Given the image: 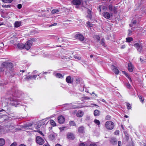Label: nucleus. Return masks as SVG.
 I'll return each instance as SVG.
<instances>
[{"label":"nucleus","mask_w":146,"mask_h":146,"mask_svg":"<svg viewBox=\"0 0 146 146\" xmlns=\"http://www.w3.org/2000/svg\"><path fill=\"white\" fill-rule=\"evenodd\" d=\"M105 126L107 129L111 130L114 128V124L111 121H108L106 122Z\"/></svg>","instance_id":"1"},{"label":"nucleus","mask_w":146,"mask_h":146,"mask_svg":"<svg viewBox=\"0 0 146 146\" xmlns=\"http://www.w3.org/2000/svg\"><path fill=\"white\" fill-rule=\"evenodd\" d=\"M136 48L137 51L139 53H141L143 49V46L141 44L138 43H136L133 45Z\"/></svg>","instance_id":"2"},{"label":"nucleus","mask_w":146,"mask_h":146,"mask_svg":"<svg viewBox=\"0 0 146 146\" xmlns=\"http://www.w3.org/2000/svg\"><path fill=\"white\" fill-rule=\"evenodd\" d=\"M36 142L37 143L41 145L44 143V141L40 137L37 136L36 137Z\"/></svg>","instance_id":"3"},{"label":"nucleus","mask_w":146,"mask_h":146,"mask_svg":"<svg viewBox=\"0 0 146 146\" xmlns=\"http://www.w3.org/2000/svg\"><path fill=\"white\" fill-rule=\"evenodd\" d=\"M32 44L33 43L31 40H28L24 45V48L27 50L29 49L32 45Z\"/></svg>","instance_id":"4"},{"label":"nucleus","mask_w":146,"mask_h":146,"mask_svg":"<svg viewBox=\"0 0 146 146\" xmlns=\"http://www.w3.org/2000/svg\"><path fill=\"white\" fill-rule=\"evenodd\" d=\"M103 16L106 18L109 19L111 17H112L113 15V13H109L107 12H104L103 13Z\"/></svg>","instance_id":"5"},{"label":"nucleus","mask_w":146,"mask_h":146,"mask_svg":"<svg viewBox=\"0 0 146 146\" xmlns=\"http://www.w3.org/2000/svg\"><path fill=\"white\" fill-rule=\"evenodd\" d=\"M74 37L76 39H79L81 41H83L84 39V36L81 34H77L75 35Z\"/></svg>","instance_id":"6"},{"label":"nucleus","mask_w":146,"mask_h":146,"mask_svg":"<svg viewBox=\"0 0 146 146\" xmlns=\"http://www.w3.org/2000/svg\"><path fill=\"white\" fill-rule=\"evenodd\" d=\"M58 120L59 123L62 124L64 122L65 119L62 115H60L58 117Z\"/></svg>","instance_id":"7"},{"label":"nucleus","mask_w":146,"mask_h":146,"mask_svg":"<svg viewBox=\"0 0 146 146\" xmlns=\"http://www.w3.org/2000/svg\"><path fill=\"white\" fill-rule=\"evenodd\" d=\"M111 68L113 72L116 75H117L119 73V71L117 68L113 65L111 66Z\"/></svg>","instance_id":"8"},{"label":"nucleus","mask_w":146,"mask_h":146,"mask_svg":"<svg viewBox=\"0 0 146 146\" xmlns=\"http://www.w3.org/2000/svg\"><path fill=\"white\" fill-rule=\"evenodd\" d=\"M134 67L132 64L130 62L129 63L128 66V69L129 71L132 72L133 70Z\"/></svg>","instance_id":"9"},{"label":"nucleus","mask_w":146,"mask_h":146,"mask_svg":"<svg viewBox=\"0 0 146 146\" xmlns=\"http://www.w3.org/2000/svg\"><path fill=\"white\" fill-rule=\"evenodd\" d=\"M57 136L56 134L54 133H52L50 134L48 136V137L51 140H53L55 139V137Z\"/></svg>","instance_id":"10"},{"label":"nucleus","mask_w":146,"mask_h":146,"mask_svg":"<svg viewBox=\"0 0 146 146\" xmlns=\"http://www.w3.org/2000/svg\"><path fill=\"white\" fill-rule=\"evenodd\" d=\"M67 137L68 139H69L72 140L74 139L75 138L73 134L71 133H68Z\"/></svg>","instance_id":"11"},{"label":"nucleus","mask_w":146,"mask_h":146,"mask_svg":"<svg viewBox=\"0 0 146 146\" xmlns=\"http://www.w3.org/2000/svg\"><path fill=\"white\" fill-rule=\"evenodd\" d=\"M15 97H13L12 95H7L5 99L6 100H16V99H15Z\"/></svg>","instance_id":"12"},{"label":"nucleus","mask_w":146,"mask_h":146,"mask_svg":"<svg viewBox=\"0 0 146 146\" xmlns=\"http://www.w3.org/2000/svg\"><path fill=\"white\" fill-rule=\"evenodd\" d=\"M110 142L113 145H116L117 141L115 138L112 137L110 140Z\"/></svg>","instance_id":"13"},{"label":"nucleus","mask_w":146,"mask_h":146,"mask_svg":"<svg viewBox=\"0 0 146 146\" xmlns=\"http://www.w3.org/2000/svg\"><path fill=\"white\" fill-rule=\"evenodd\" d=\"M11 105L13 106L16 107L19 104L20 101H11Z\"/></svg>","instance_id":"14"},{"label":"nucleus","mask_w":146,"mask_h":146,"mask_svg":"<svg viewBox=\"0 0 146 146\" xmlns=\"http://www.w3.org/2000/svg\"><path fill=\"white\" fill-rule=\"evenodd\" d=\"M83 114L84 113L83 111L81 110L78 111L76 114V116L80 117H82L83 115Z\"/></svg>","instance_id":"15"},{"label":"nucleus","mask_w":146,"mask_h":146,"mask_svg":"<svg viewBox=\"0 0 146 146\" xmlns=\"http://www.w3.org/2000/svg\"><path fill=\"white\" fill-rule=\"evenodd\" d=\"M72 3L74 5H79L81 4V1L80 0H74L72 1Z\"/></svg>","instance_id":"16"},{"label":"nucleus","mask_w":146,"mask_h":146,"mask_svg":"<svg viewBox=\"0 0 146 146\" xmlns=\"http://www.w3.org/2000/svg\"><path fill=\"white\" fill-rule=\"evenodd\" d=\"M21 22L20 21H16L14 23V27L15 28H18L21 25Z\"/></svg>","instance_id":"17"},{"label":"nucleus","mask_w":146,"mask_h":146,"mask_svg":"<svg viewBox=\"0 0 146 146\" xmlns=\"http://www.w3.org/2000/svg\"><path fill=\"white\" fill-rule=\"evenodd\" d=\"M78 131L79 133H84V127L82 126L79 127L78 129Z\"/></svg>","instance_id":"18"},{"label":"nucleus","mask_w":146,"mask_h":146,"mask_svg":"<svg viewBox=\"0 0 146 146\" xmlns=\"http://www.w3.org/2000/svg\"><path fill=\"white\" fill-rule=\"evenodd\" d=\"M66 80V82L68 83H71L72 82V80L70 76H67Z\"/></svg>","instance_id":"19"},{"label":"nucleus","mask_w":146,"mask_h":146,"mask_svg":"<svg viewBox=\"0 0 146 146\" xmlns=\"http://www.w3.org/2000/svg\"><path fill=\"white\" fill-rule=\"evenodd\" d=\"M88 15H87V17L91 19L92 18V14H91V11L89 9H88L87 11Z\"/></svg>","instance_id":"20"},{"label":"nucleus","mask_w":146,"mask_h":146,"mask_svg":"<svg viewBox=\"0 0 146 146\" xmlns=\"http://www.w3.org/2000/svg\"><path fill=\"white\" fill-rule=\"evenodd\" d=\"M5 143V141L3 138H0V146H3Z\"/></svg>","instance_id":"21"},{"label":"nucleus","mask_w":146,"mask_h":146,"mask_svg":"<svg viewBox=\"0 0 146 146\" xmlns=\"http://www.w3.org/2000/svg\"><path fill=\"white\" fill-rule=\"evenodd\" d=\"M94 114L95 116H98L100 115V111L97 110H95L94 111Z\"/></svg>","instance_id":"22"},{"label":"nucleus","mask_w":146,"mask_h":146,"mask_svg":"<svg viewBox=\"0 0 146 146\" xmlns=\"http://www.w3.org/2000/svg\"><path fill=\"white\" fill-rule=\"evenodd\" d=\"M55 76L56 78H63L62 75L60 73H57L56 74H55Z\"/></svg>","instance_id":"23"},{"label":"nucleus","mask_w":146,"mask_h":146,"mask_svg":"<svg viewBox=\"0 0 146 146\" xmlns=\"http://www.w3.org/2000/svg\"><path fill=\"white\" fill-rule=\"evenodd\" d=\"M17 45V47L18 48H19L20 49H22L24 48V45L22 44H19Z\"/></svg>","instance_id":"24"},{"label":"nucleus","mask_w":146,"mask_h":146,"mask_svg":"<svg viewBox=\"0 0 146 146\" xmlns=\"http://www.w3.org/2000/svg\"><path fill=\"white\" fill-rule=\"evenodd\" d=\"M133 40V39L132 37H127L126 38V42H130Z\"/></svg>","instance_id":"25"},{"label":"nucleus","mask_w":146,"mask_h":146,"mask_svg":"<svg viewBox=\"0 0 146 146\" xmlns=\"http://www.w3.org/2000/svg\"><path fill=\"white\" fill-rule=\"evenodd\" d=\"M105 40L104 39V38H103L100 41V43L101 44H102L104 46L106 47V45L105 42Z\"/></svg>","instance_id":"26"},{"label":"nucleus","mask_w":146,"mask_h":146,"mask_svg":"<svg viewBox=\"0 0 146 146\" xmlns=\"http://www.w3.org/2000/svg\"><path fill=\"white\" fill-rule=\"evenodd\" d=\"M50 123L51 125L53 126H55L56 125L55 122L53 120H50Z\"/></svg>","instance_id":"27"},{"label":"nucleus","mask_w":146,"mask_h":146,"mask_svg":"<svg viewBox=\"0 0 146 146\" xmlns=\"http://www.w3.org/2000/svg\"><path fill=\"white\" fill-rule=\"evenodd\" d=\"M69 124L72 126H76L75 123L73 121H70L69 122Z\"/></svg>","instance_id":"28"},{"label":"nucleus","mask_w":146,"mask_h":146,"mask_svg":"<svg viewBox=\"0 0 146 146\" xmlns=\"http://www.w3.org/2000/svg\"><path fill=\"white\" fill-rule=\"evenodd\" d=\"M59 10L58 9H54L51 11V13L52 14H54L59 12Z\"/></svg>","instance_id":"29"},{"label":"nucleus","mask_w":146,"mask_h":146,"mask_svg":"<svg viewBox=\"0 0 146 146\" xmlns=\"http://www.w3.org/2000/svg\"><path fill=\"white\" fill-rule=\"evenodd\" d=\"M113 7L111 4L109 5L108 6V8L110 11H113Z\"/></svg>","instance_id":"30"},{"label":"nucleus","mask_w":146,"mask_h":146,"mask_svg":"<svg viewBox=\"0 0 146 146\" xmlns=\"http://www.w3.org/2000/svg\"><path fill=\"white\" fill-rule=\"evenodd\" d=\"M126 104L127 106V109H128V110H129L131 109L132 105L131 104L129 103H127Z\"/></svg>","instance_id":"31"},{"label":"nucleus","mask_w":146,"mask_h":146,"mask_svg":"<svg viewBox=\"0 0 146 146\" xmlns=\"http://www.w3.org/2000/svg\"><path fill=\"white\" fill-rule=\"evenodd\" d=\"M94 122L96 124L98 125H99L100 124V122L98 120L95 119L94 120Z\"/></svg>","instance_id":"32"},{"label":"nucleus","mask_w":146,"mask_h":146,"mask_svg":"<svg viewBox=\"0 0 146 146\" xmlns=\"http://www.w3.org/2000/svg\"><path fill=\"white\" fill-rule=\"evenodd\" d=\"M125 137L126 139L128 140H129V136L128 133L127 132L125 133Z\"/></svg>","instance_id":"33"},{"label":"nucleus","mask_w":146,"mask_h":146,"mask_svg":"<svg viewBox=\"0 0 146 146\" xmlns=\"http://www.w3.org/2000/svg\"><path fill=\"white\" fill-rule=\"evenodd\" d=\"M74 57L76 59H78V60H80L81 58L80 57L78 56V55H75L74 56Z\"/></svg>","instance_id":"34"},{"label":"nucleus","mask_w":146,"mask_h":146,"mask_svg":"<svg viewBox=\"0 0 146 146\" xmlns=\"http://www.w3.org/2000/svg\"><path fill=\"white\" fill-rule=\"evenodd\" d=\"M76 82L77 84H79L80 83V79L79 78H76Z\"/></svg>","instance_id":"35"},{"label":"nucleus","mask_w":146,"mask_h":146,"mask_svg":"<svg viewBox=\"0 0 146 146\" xmlns=\"http://www.w3.org/2000/svg\"><path fill=\"white\" fill-rule=\"evenodd\" d=\"M2 6L3 7L8 8L11 7V5H3Z\"/></svg>","instance_id":"36"},{"label":"nucleus","mask_w":146,"mask_h":146,"mask_svg":"<svg viewBox=\"0 0 146 146\" xmlns=\"http://www.w3.org/2000/svg\"><path fill=\"white\" fill-rule=\"evenodd\" d=\"M117 7L114 6L113 7V13H116V12H117Z\"/></svg>","instance_id":"37"},{"label":"nucleus","mask_w":146,"mask_h":146,"mask_svg":"<svg viewBox=\"0 0 146 146\" xmlns=\"http://www.w3.org/2000/svg\"><path fill=\"white\" fill-rule=\"evenodd\" d=\"M32 79V76H27L26 78H25V79L26 80H29L31 79Z\"/></svg>","instance_id":"38"},{"label":"nucleus","mask_w":146,"mask_h":146,"mask_svg":"<svg viewBox=\"0 0 146 146\" xmlns=\"http://www.w3.org/2000/svg\"><path fill=\"white\" fill-rule=\"evenodd\" d=\"M125 84L127 87L128 88L130 89L131 88V86L130 84H129V83H126Z\"/></svg>","instance_id":"39"},{"label":"nucleus","mask_w":146,"mask_h":146,"mask_svg":"<svg viewBox=\"0 0 146 146\" xmlns=\"http://www.w3.org/2000/svg\"><path fill=\"white\" fill-rule=\"evenodd\" d=\"M111 117L109 115H107L105 118V119L106 120H109L111 119Z\"/></svg>","instance_id":"40"},{"label":"nucleus","mask_w":146,"mask_h":146,"mask_svg":"<svg viewBox=\"0 0 146 146\" xmlns=\"http://www.w3.org/2000/svg\"><path fill=\"white\" fill-rule=\"evenodd\" d=\"M83 103H81L80 104V105L78 106L77 107H76V108H81L83 107L84 106V105H83Z\"/></svg>","instance_id":"41"},{"label":"nucleus","mask_w":146,"mask_h":146,"mask_svg":"<svg viewBox=\"0 0 146 146\" xmlns=\"http://www.w3.org/2000/svg\"><path fill=\"white\" fill-rule=\"evenodd\" d=\"M66 128V127H60L59 128V129L60 131L61 132L64 130V129Z\"/></svg>","instance_id":"42"},{"label":"nucleus","mask_w":146,"mask_h":146,"mask_svg":"<svg viewBox=\"0 0 146 146\" xmlns=\"http://www.w3.org/2000/svg\"><path fill=\"white\" fill-rule=\"evenodd\" d=\"M95 38L98 41H99L100 40V38L99 36L98 35H96L95 36Z\"/></svg>","instance_id":"43"},{"label":"nucleus","mask_w":146,"mask_h":146,"mask_svg":"<svg viewBox=\"0 0 146 146\" xmlns=\"http://www.w3.org/2000/svg\"><path fill=\"white\" fill-rule=\"evenodd\" d=\"M122 72L127 77L129 75L126 72L124 71H122Z\"/></svg>","instance_id":"44"},{"label":"nucleus","mask_w":146,"mask_h":146,"mask_svg":"<svg viewBox=\"0 0 146 146\" xmlns=\"http://www.w3.org/2000/svg\"><path fill=\"white\" fill-rule=\"evenodd\" d=\"M132 31H131L130 30H128V34L129 36H130L132 34Z\"/></svg>","instance_id":"45"},{"label":"nucleus","mask_w":146,"mask_h":146,"mask_svg":"<svg viewBox=\"0 0 146 146\" xmlns=\"http://www.w3.org/2000/svg\"><path fill=\"white\" fill-rule=\"evenodd\" d=\"M139 99L141 100H144V99L142 97V96L140 95H139Z\"/></svg>","instance_id":"46"},{"label":"nucleus","mask_w":146,"mask_h":146,"mask_svg":"<svg viewBox=\"0 0 146 146\" xmlns=\"http://www.w3.org/2000/svg\"><path fill=\"white\" fill-rule=\"evenodd\" d=\"M17 145V143L15 142H14L10 146H16Z\"/></svg>","instance_id":"47"},{"label":"nucleus","mask_w":146,"mask_h":146,"mask_svg":"<svg viewBox=\"0 0 146 146\" xmlns=\"http://www.w3.org/2000/svg\"><path fill=\"white\" fill-rule=\"evenodd\" d=\"M4 129L3 127L0 126V132H2L4 130Z\"/></svg>","instance_id":"48"},{"label":"nucleus","mask_w":146,"mask_h":146,"mask_svg":"<svg viewBox=\"0 0 146 146\" xmlns=\"http://www.w3.org/2000/svg\"><path fill=\"white\" fill-rule=\"evenodd\" d=\"M63 57L64 58H62L63 59H70L71 58H72V57L71 56H70L69 57H68V58H66V56H63Z\"/></svg>","instance_id":"49"},{"label":"nucleus","mask_w":146,"mask_h":146,"mask_svg":"<svg viewBox=\"0 0 146 146\" xmlns=\"http://www.w3.org/2000/svg\"><path fill=\"white\" fill-rule=\"evenodd\" d=\"M37 132L39 133L42 135L43 136H44L43 133L40 130H37Z\"/></svg>","instance_id":"50"},{"label":"nucleus","mask_w":146,"mask_h":146,"mask_svg":"<svg viewBox=\"0 0 146 146\" xmlns=\"http://www.w3.org/2000/svg\"><path fill=\"white\" fill-rule=\"evenodd\" d=\"M22 6L21 4H19L17 5V8L19 9H21L22 7Z\"/></svg>","instance_id":"51"},{"label":"nucleus","mask_w":146,"mask_h":146,"mask_svg":"<svg viewBox=\"0 0 146 146\" xmlns=\"http://www.w3.org/2000/svg\"><path fill=\"white\" fill-rule=\"evenodd\" d=\"M89 146H97L96 143H91L90 145Z\"/></svg>","instance_id":"52"},{"label":"nucleus","mask_w":146,"mask_h":146,"mask_svg":"<svg viewBox=\"0 0 146 146\" xmlns=\"http://www.w3.org/2000/svg\"><path fill=\"white\" fill-rule=\"evenodd\" d=\"M79 146H85V145L84 143H81L80 144Z\"/></svg>","instance_id":"53"},{"label":"nucleus","mask_w":146,"mask_h":146,"mask_svg":"<svg viewBox=\"0 0 146 146\" xmlns=\"http://www.w3.org/2000/svg\"><path fill=\"white\" fill-rule=\"evenodd\" d=\"M121 141H118V146H121Z\"/></svg>","instance_id":"54"},{"label":"nucleus","mask_w":146,"mask_h":146,"mask_svg":"<svg viewBox=\"0 0 146 146\" xmlns=\"http://www.w3.org/2000/svg\"><path fill=\"white\" fill-rule=\"evenodd\" d=\"M57 24L56 23H54L49 26L50 27H52V26H56L57 25Z\"/></svg>","instance_id":"55"},{"label":"nucleus","mask_w":146,"mask_h":146,"mask_svg":"<svg viewBox=\"0 0 146 146\" xmlns=\"http://www.w3.org/2000/svg\"><path fill=\"white\" fill-rule=\"evenodd\" d=\"M36 40V38H33L31 39V40H31L32 41V42L33 43V41L35 42V41Z\"/></svg>","instance_id":"56"},{"label":"nucleus","mask_w":146,"mask_h":146,"mask_svg":"<svg viewBox=\"0 0 146 146\" xmlns=\"http://www.w3.org/2000/svg\"><path fill=\"white\" fill-rule=\"evenodd\" d=\"M127 78L129 79V81L131 82H132V80L131 78L129 76H128L127 77Z\"/></svg>","instance_id":"57"},{"label":"nucleus","mask_w":146,"mask_h":146,"mask_svg":"<svg viewBox=\"0 0 146 146\" xmlns=\"http://www.w3.org/2000/svg\"><path fill=\"white\" fill-rule=\"evenodd\" d=\"M127 78L129 79V81L131 82H132V80L131 78L129 76H128L127 77Z\"/></svg>","instance_id":"58"},{"label":"nucleus","mask_w":146,"mask_h":146,"mask_svg":"<svg viewBox=\"0 0 146 146\" xmlns=\"http://www.w3.org/2000/svg\"><path fill=\"white\" fill-rule=\"evenodd\" d=\"M37 75H33V76H32V78H34V79H35L36 78V77H37Z\"/></svg>","instance_id":"59"},{"label":"nucleus","mask_w":146,"mask_h":146,"mask_svg":"<svg viewBox=\"0 0 146 146\" xmlns=\"http://www.w3.org/2000/svg\"><path fill=\"white\" fill-rule=\"evenodd\" d=\"M119 131L118 130L116 131L115 132V134H116V135L119 134Z\"/></svg>","instance_id":"60"},{"label":"nucleus","mask_w":146,"mask_h":146,"mask_svg":"<svg viewBox=\"0 0 146 146\" xmlns=\"http://www.w3.org/2000/svg\"><path fill=\"white\" fill-rule=\"evenodd\" d=\"M125 45H122L121 46V49H123L124 48H125Z\"/></svg>","instance_id":"61"},{"label":"nucleus","mask_w":146,"mask_h":146,"mask_svg":"<svg viewBox=\"0 0 146 146\" xmlns=\"http://www.w3.org/2000/svg\"><path fill=\"white\" fill-rule=\"evenodd\" d=\"M87 24H88V25H89L90 26V27H91V23L90 22H87Z\"/></svg>","instance_id":"62"},{"label":"nucleus","mask_w":146,"mask_h":146,"mask_svg":"<svg viewBox=\"0 0 146 146\" xmlns=\"http://www.w3.org/2000/svg\"><path fill=\"white\" fill-rule=\"evenodd\" d=\"M43 146H49V145L48 143L44 144Z\"/></svg>","instance_id":"63"},{"label":"nucleus","mask_w":146,"mask_h":146,"mask_svg":"<svg viewBox=\"0 0 146 146\" xmlns=\"http://www.w3.org/2000/svg\"><path fill=\"white\" fill-rule=\"evenodd\" d=\"M136 23H137V21L135 20L133 21L132 22L133 24H136Z\"/></svg>","instance_id":"64"}]
</instances>
